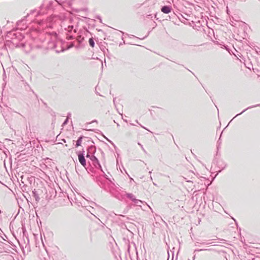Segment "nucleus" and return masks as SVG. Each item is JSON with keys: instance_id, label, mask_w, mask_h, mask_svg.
Wrapping results in <instances>:
<instances>
[{"instance_id": "nucleus-12", "label": "nucleus", "mask_w": 260, "mask_h": 260, "mask_svg": "<svg viewBox=\"0 0 260 260\" xmlns=\"http://www.w3.org/2000/svg\"><path fill=\"white\" fill-rule=\"evenodd\" d=\"M97 182L98 184L101 187L106 190V189L105 188V183L103 181L99 180L97 181Z\"/></svg>"}, {"instance_id": "nucleus-35", "label": "nucleus", "mask_w": 260, "mask_h": 260, "mask_svg": "<svg viewBox=\"0 0 260 260\" xmlns=\"http://www.w3.org/2000/svg\"><path fill=\"white\" fill-rule=\"evenodd\" d=\"M194 258H195V255L193 256V260L194 259Z\"/></svg>"}, {"instance_id": "nucleus-6", "label": "nucleus", "mask_w": 260, "mask_h": 260, "mask_svg": "<svg viewBox=\"0 0 260 260\" xmlns=\"http://www.w3.org/2000/svg\"><path fill=\"white\" fill-rule=\"evenodd\" d=\"M74 25L72 24H69L67 26V27L64 26V29L68 31V33L71 34L73 30L74 33H76L77 29L74 28Z\"/></svg>"}, {"instance_id": "nucleus-27", "label": "nucleus", "mask_w": 260, "mask_h": 260, "mask_svg": "<svg viewBox=\"0 0 260 260\" xmlns=\"http://www.w3.org/2000/svg\"><path fill=\"white\" fill-rule=\"evenodd\" d=\"M69 21L70 22V23H72V22L73 21V19L70 18H69Z\"/></svg>"}, {"instance_id": "nucleus-13", "label": "nucleus", "mask_w": 260, "mask_h": 260, "mask_svg": "<svg viewBox=\"0 0 260 260\" xmlns=\"http://www.w3.org/2000/svg\"><path fill=\"white\" fill-rule=\"evenodd\" d=\"M84 40V37H82L81 35H79L77 36V41L79 44H81L83 42Z\"/></svg>"}, {"instance_id": "nucleus-34", "label": "nucleus", "mask_w": 260, "mask_h": 260, "mask_svg": "<svg viewBox=\"0 0 260 260\" xmlns=\"http://www.w3.org/2000/svg\"><path fill=\"white\" fill-rule=\"evenodd\" d=\"M115 98H114V99H113V102H114V103H115Z\"/></svg>"}, {"instance_id": "nucleus-33", "label": "nucleus", "mask_w": 260, "mask_h": 260, "mask_svg": "<svg viewBox=\"0 0 260 260\" xmlns=\"http://www.w3.org/2000/svg\"><path fill=\"white\" fill-rule=\"evenodd\" d=\"M151 173H152V171H149V174L150 175H151Z\"/></svg>"}, {"instance_id": "nucleus-17", "label": "nucleus", "mask_w": 260, "mask_h": 260, "mask_svg": "<svg viewBox=\"0 0 260 260\" xmlns=\"http://www.w3.org/2000/svg\"><path fill=\"white\" fill-rule=\"evenodd\" d=\"M74 36L72 35V34H70V33H69L67 35V39L68 40H72L73 39H74Z\"/></svg>"}, {"instance_id": "nucleus-28", "label": "nucleus", "mask_w": 260, "mask_h": 260, "mask_svg": "<svg viewBox=\"0 0 260 260\" xmlns=\"http://www.w3.org/2000/svg\"><path fill=\"white\" fill-rule=\"evenodd\" d=\"M97 18H98L100 20V22H101V21H102V19H101V17H100V16H98L97 17Z\"/></svg>"}, {"instance_id": "nucleus-36", "label": "nucleus", "mask_w": 260, "mask_h": 260, "mask_svg": "<svg viewBox=\"0 0 260 260\" xmlns=\"http://www.w3.org/2000/svg\"><path fill=\"white\" fill-rule=\"evenodd\" d=\"M117 126H119V124L118 123L117 124Z\"/></svg>"}, {"instance_id": "nucleus-4", "label": "nucleus", "mask_w": 260, "mask_h": 260, "mask_svg": "<svg viewBox=\"0 0 260 260\" xmlns=\"http://www.w3.org/2000/svg\"><path fill=\"white\" fill-rule=\"evenodd\" d=\"M161 11L165 14H170L172 13L173 9L171 6L165 5L161 8Z\"/></svg>"}, {"instance_id": "nucleus-39", "label": "nucleus", "mask_w": 260, "mask_h": 260, "mask_svg": "<svg viewBox=\"0 0 260 260\" xmlns=\"http://www.w3.org/2000/svg\"><path fill=\"white\" fill-rule=\"evenodd\" d=\"M21 22V21H19V22H18V23H20V22Z\"/></svg>"}, {"instance_id": "nucleus-1", "label": "nucleus", "mask_w": 260, "mask_h": 260, "mask_svg": "<svg viewBox=\"0 0 260 260\" xmlns=\"http://www.w3.org/2000/svg\"><path fill=\"white\" fill-rule=\"evenodd\" d=\"M8 37L11 38L12 43L16 47L24 48L25 46V43L23 41L24 37L21 32L12 31L8 33Z\"/></svg>"}, {"instance_id": "nucleus-7", "label": "nucleus", "mask_w": 260, "mask_h": 260, "mask_svg": "<svg viewBox=\"0 0 260 260\" xmlns=\"http://www.w3.org/2000/svg\"><path fill=\"white\" fill-rule=\"evenodd\" d=\"M83 138L89 139L88 138H87V137H84V136H80V137L78 138V140H77V141H76V144H75V147H79V146H81V143H82V139H83Z\"/></svg>"}, {"instance_id": "nucleus-23", "label": "nucleus", "mask_w": 260, "mask_h": 260, "mask_svg": "<svg viewBox=\"0 0 260 260\" xmlns=\"http://www.w3.org/2000/svg\"><path fill=\"white\" fill-rule=\"evenodd\" d=\"M136 122L137 123H138V124H139V125H140L142 128H144V129H146V130H148L146 127H145L144 126H142L141 124H140L138 122V120H136Z\"/></svg>"}, {"instance_id": "nucleus-38", "label": "nucleus", "mask_w": 260, "mask_h": 260, "mask_svg": "<svg viewBox=\"0 0 260 260\" xmlns=\"http://www.w3.org/2000/svg\"><path fill=\"white\" fill-rule=\"evenodd\" d=\"M131 125H134L135 124H133V123H131Z\"/></svg>"}, {"instance_id": "nucleus-2", "label": "nucleus", "mask_w": 260, "mask_h": 260, "mask_svg": "<svg viewBox=\"0 0 260 260\" xmlns=\"http://www.w3.org/2000/svg\"><path fill=\"white\" fill-rule=\"evenodd\" d=\"M85 151L83 149L82 151H80L77 152V154L78 157V159L81 164V165L84 167V168H86V159L85 158Z\"/></svg>"}, {"instance_id": "nucleus-25", "label": "nucleus", "mask_w": 260, "mask_h": 260, "mask_svg": "<svg viewBox=\"0 0 260 260\" xmlns=\"http://www.w3.org/2000/svg\"><path fill=\"white\" fill-rule=\"evenodd\" d=\"M106 139L110 143H111L114 147H115V145L114 144V143L110 140H109L108 138H106Z\"/></svg>"}, {"instance_id": "nucleus-14", "label": "nucleus", "mask_w": 260, "mask_h": 260, "mask_svg": "<svg viewBox=\"0 0 260 260\" xmlns=\"http://www.w3.org/2000/svg\"><path fill=\"white\" fill-rule=\"evenodd\" d=\"M88 42L90 46H91V47H94L95 43L93 38H89Z\"/></svg>"}, {"instance_id": "nucleus-3", "label": "nucleus", "mask_w": 260, "mask_h": 260, "mask_svg": "<svg viewBox=\"0 0 260 260\" xmlns=\"http://www.w3.org/2000/svg\"><path fill=\"white\" fill-rule=\"evenodd\" d=\"M90 160H91L93 165L95 168L100 169L101 171H102V166L99 162V160L95 155L93 156Z\"/></svg>"}, {"instance_id": "nucleus-18", "label": "nucleus", "mask_w": 260, "mask_h": 260, "mask_svg": "<svg viewBox=\"0 0 260 260\" xmlns=\"http://www.w3.org/2000/svg\"><path fill=\"white\" fill-rule=\"evenodd\" d=\"M138 144L139 145H140V147L141 148V149H142V150L143 151V152H144L145 153H146H146H147V152H146V151L145 150V149L144 148V147H143V145H142L140 143H139V142H138Z\"/></svg>"}, {"instance_id": "nucleus-29", "label": "nucleus", "mask_w": 260, "mask_h": 260, "mask_svg": "<svg viewBox=\"0 0 260 260\" xmlns=\"http://www.w3.org/2000/svg\"><path fill=\"white\" fill-rule=\"evenodd\" d=\"M88 141L91 142L92 144H94V142L90 140V139H89Z\"/></svg>"}, {"instance_id": "nucleus-24", "label": "nucleus", "mask_w": 260, "mask_h": 260, "mask_svg": "<svg viewBox=\"0 0 260 260\" xmlns=\"http://www.w3.org/2000/svg\"><path fill=\"white\" fill-rule=\"evenodd\" d=\"M51 35L54 36L55 37H57V34L55 31H53L51 33Z\"/></svg>"}, {"instance_id": "nucleus-31", "label": "nucleus", "mask_w": 260, "mask_h": 260, "mask_svg": "<svg viewBox=\"0 0 260 260\" xmlns=\"http://www.w3.org/2000/svg\"><path fill=\"white\" fill-rule=\"evenodd\" d=\"M92 122H97V120H94L92 121Z\"/></svg>"}, {"instance_id": "nucleus-32", "label": "nucleus", "mask_w": 260, "mask_h": 260, "mask_svg": "<svg viewBox=\"0 0 260 260\" xmlns=\"http://www.w3.org/2000/svg\"><path fill=\"white\" fill-rule=\"evenodd\" d=\"M123 120H124V122H127V120H126V119H123Z\"/></svg>"}, {"instance_id": "nucleus-26", "label": "nucleus", "mask_w": 260, "mask_h": 260, "mask_svg": "<svg viewBox=\"0 0 260 260\" xmlns=\"http://www.w3.org/2000/svg\"><path fill=\"white\" fill-rule=\"evenodd\" d=\"M43 23V21L42 20H41V21H39V22H38V24L40 25H41L42 24V23Z\"/></svg>"}, {"instance_id": "nucleus-20", "label": "nucleus", "mask_w": 260, "mask_h": 260, "mask_svg": "<svg viewBox=\"0 0 260 260\" xmlns=\"http://www.w3.org/2000/svg\"><path fill=\"white\" fill-rule=\"evenodd\" d=\"M68 122H69V119H66L64 121V122H63L62 125H65L67 124Z\"/></svg>"}, {"instance_id": "nucleus-30", "label": "nucleus", "mask_w": 260, "mask_h": 260, "mask_svg": "<svg viewBox=\"0 0 260 260\" xmlns=\"http://www.w3.org/2000/svg\"><path fill=\"white\" fill-rule=\"evenodd\" d=\"M202 250H203V249H198V250H196L195 251H200Z\"/></svg>"}, {"instance_id": "nucleus-10", "label": "nucleus", "mask_w": 260, "mask_h": 260, "mask_svg": "<svg viewBox=\"0 0 260 260\" xmlns=\"http://www.w3.org/2000/svg\"><path fill=\"white\" fill-rule=\"evenodd\" d=\"M32 196L35 198L36 201L37 202H39L40 201V197L39 196L38 193H37V191L35 190L32 191Z\"/></svg>"}, {"instance_id": "nucleus-8", "label": "nucleus", "mask_w": 260, "mask_h": 260, "mask_svg": "<svg viewBox=\"0 0 260 260\" xmlns=\"http://www.w3.org/2000/svg\"><path fill=\"white\" fill-rule=\"evenodd\" d=\"M260 107V104H257V105H253V106H249L248 107V108H246L245 109H244L243 111H242L241 113H240L239 114H237L235 117L242 114V113H243L244 112H245L248 109H251V108H254V107Z\"/></svg>"}, {"instance_id": "nucleus-40", "label": "nucleus", "mask_w": 260, "mask_h": 260, "mask_svg": "<svg viewBox=\"0 0 260 260\" xmlns=\"http://www.w3.org/2000/svg\"><path fill=\"white\" fill-rule=\"evenodd\" d=\"M188 260H190V259H188Z\"/></svg>"}, {"instance_id": "nucleus-5", "label": "nucleus", "mask_w": 260, "mask_h": 260, "mask_svg": "<svg viewBox=\"0 0 260 260\" xmlns=\"http://www.w3.org/2000/svg\"><path fill=\"white\" fill-rule=\"evenodd\" d=\"M87 151L90 154H92V156H94L96 152V147L93 145H90L87 148Z\"/></svg>"}, {"instance_id": "nucleus-16", "label": "nucleus", "mask_w": 260, "mask_h": 260, "mask_svg": "<svg viewBox=\"0 0 260 260\" xmlns=\"http://www.w3.org/2000/svg\"><path fill=\"white\" fill-rule=\"evenodd\" d=\"M108 180L110 182V183L112 185L110 187V188L109 189V191L111 193L112 192L111 188L113 187H117V185L114 182H113L112 180H111L110 178H109V180Z\"/></svg>"}, {"instance_id": "nucleus-21", "label": "nucleus", "mask_w": 260, "mask_h": 260, "mask_svg": "<svg viewBox=\"0 0 260 260\" xmlns=\"http://www.w3.org/2000/svg\"><path fill=\"white\" fill-rule=\"evenodd\" d=\"M103 173H104V177L105 178V179H106L107 180H109V178L108 177V176L103 172V171L102 170V171Z\"/></svg>"}, {"instance_id": "nucleus-15", "label": "nucleus", "mask_w": 260, "mask_h": 260, "mask_svg": "<svg viewBox=\"0 0 260 260\" xmlns=\"http://www.w3.org/2000/svg\"><path fill=\"white\" fill-rule=\"evenodd\" d=\"M134 204L137 206H141V205L142 204L143 202L142 201L136 199V200L134 202Z\"/></svg>"}, {"instance_id": "nucleus-37", "label": "nucleus", "mask_w": 260, "mask_h": 260, "mask_svg": "<svg viewBox=\"0 0 260 260\" xmlns=\"http://www.w3.org/2000/svg\"><path fill=\"white\" fill-rule=\"evenodd\" d=\"M150 179H151V180H152V178L151 176H150Z\"/></svg>"}, {"instance_id": "nucleus-19", "label": "nucleus", "mask_w": 260, "mask_h": 260, "mask_svg": "<svg viewBox=\"0 0 260 260\" xmlns=\"http://www.w3.org/2000/svg\"><path fill=\"white\" fill-rule=\"evenodd\" d=\"M86 157L87 158H89L90 159L92 158V154H90L89 153H88L87 152V154H86Z\"/></svg>"}, {"instance_id": "nucleus-22", "label": "nucleus", "mask_w": 260, "mask_h": 260, "mask_svg": "<svg viewBox=\"0 0 260 260\" xmlns=\"http://www.w3.org/2000/svg\"><path fill=\"white\" fill-rule=\"evenodd\" d=\"M71 117V113H68V114H67V118L66 119H69Z\"/></svg>"}, {"instance_id": "nucleus-9", "label": "nucleus", "mask_w": 260, "mask_h": 260, "mask_svg": "<svg viewBox=\"0 0 260 260\" xmlns=\"http://www.w3.org/2000/svg\"><path fill=\"white\" fill-rule=\"evenodd\" d=\"M126 197L132 200L133 202L136 200V198L135 196L132 193H126L125 194Z\"/></svg>"}, {"instance_id": "nucleus-11", "label": "nucleus", "mask_w": 260, "mask_h": 260, "mask_svg": "<svg viewBox=\"0 0 260 260\" xmlns=\"http://www.w3.org/2000/svg\"><path fill=\"white\" fill-rule=\"evenodd\" d=\"M175 16H176V14L174 13V11H173L172 13H170V15L167 16L166 20H171V19L175 18Z\"/></svg>"}]
</instances>
